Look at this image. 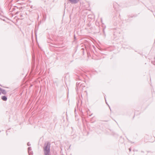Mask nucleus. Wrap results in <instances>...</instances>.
Instances as JSON below:
<instances>
[{
    "label": "nucleus",
    "mask_w": 155,
    "mask_h": 155,
    "mask_svg": "<svg viewBox=\"0 0 155 155\" xmlns=\"http://www.w3.org/2000/svg\"><path fill=\"white\" fill-rule=\"evenodd\" d=\"M1 94V92H0V94Z\"/></svg>",
    "instance_id": "nucleus-18"
},
{
    "label": "nucleus",
    "mask_w": 155,
    "mask_h": 155,
    "mask_svg": "<svg viewBox=\"0 0 155 155\" xmlns=\"http://www.w3.org/2000/svg\"><path fill=\"white\" fill-rule=\"evenodd\" d=\"M102 27L103 28V31L104 34H105L104 29L106 27L104 25H102Z\"/></svg>",
    "instance_id": "nucleus-9"
},
{
    "label": "nucleus",
    "mask_w": 155,
    "mask_h": 155,
    "mask_svg": "<svg viewBox=\"0 0 155 155\" xmlns=\"http://www.w3.org/2000/svg\"><path fill=\"white\" fill-rule=\"evenodd\" d=\"M3 89L1 88V87H0V92H1L2 90H3Z\"/></svg>",
    "instance_id": "nucleus-14"
},
{
    "label": "nucleus",
    "mask_w": 155,
    "mask_h": 155,
    "mask_svg": "<svg viewBox=\"0 0 155 155\" xmlns=\"http://www.w3.org/2000/svg\"><path fill=\"white\" fill-rule=\"evenodd\" d=\"M28 153L31 152V151H31V147H28Z\"/></svg>",
    "instance_id": "nucleus-8"
},
{
    "label": "nucleus",
    "mask_w": 155,
    "mask_h": 155,
    "mask_svg": "<svg viewBox=\"0 0 155 155\" xmlns=\"http://www.w3.org/2000/svg\"><path fill=\"white\" fill-rule=\"evenodd\" d=\"M6 20L7 21H5L6 22H7V23H10V24L11 23V22H12L14 23V21H12L11 20Z\"/></svg>",
    "instance_id": "nucleus-7"
},
{
    "label": "nucleus",
    "mask_w": 155,
    "mask_h": 155,
    "mask_svg": "<svg viewBox=\"0 0 155 155\" xmlns=\"http://www.w3.org/2000/svg\"><path fill=\"white\" fill-rule=\"evenodd\" d=\"M3 89L1 88V87H0V92H1L2 90H3Z\"/></svg>",
    "instance_id": "nucleus-12"
},
{
    "label": "nucleus",
    "mask_w": 155,
    "mask_h": 155,
    "mask_svg": "<svg viewBox=\"0 0 155 155\" xmlns=\"http://www.w3.org/2000/svg\"><path fill=\"white\" fill-rule=\"evenodd\" d=\"M1 99L4 101H6L7 100V97L5 96H3L1 97Z\"/></svg>",
    "instance_id": "nucleus-5"
},
{
    "label": "nucleus",
    "mask_w": 155,
    "mask_h": 155,
    "mask_svg": "<svg viewBox=\"0 0 155 155\" xmlns=\"http://www.w3.org/2000/svg\"><path fill=\"white\" fill-rule=\"evenodd\" d=\"M102 22V20H96L95 22L96 25L97 26H99L100 24Z\"/></svg>",
    "instance_id": "nucleus-3"
},
{
    "label": "nucleus",
    "mask_w": 155,
    "mask_h": 155,
    "mask_svg": "<svg viewBox=\"0 0 155 155\" xmlns=\"http://www.w3.org/2000/svg\"><path fill=\"white\" fill-rule=\"evenodd\" d=\"M1 93L5 95L6 94L7 92L4 89L3 90H2L1 92Z\"/></svg>",
    "instance_id": "nucleus-6"
},
{
    "label": "nucleus",
    "mask_w": 155,
    "mask_h": 155,
    "mask_svg": "<svg viewBox=\"0 0 155 155\" xmlns=\"http://www.w3.org/2000/svg\"><path fill=\"white\" fill-rule=\"evenodd\" d=\"M33 152L31 151V152H28L29 155H33Z\"/></svg>",
    "instance_id": "nucleus-10"
},
{
    "label": "nucleus",
    "mask_w": 155,
    "mask_h": 155,
    "mask_svg": "<svg viewBox=\"0 0 155 155\" xmlns=\"http://www.w3.org/2000/svg\"><path fill=\"white\" fill-rule=\"evenodd\" d=\"M3 89L1 88V87H0V92H1L2 90H3Z\"/></svg>",
    "instance_id": "nucleus-13"
},
{
    "label": "nucleus",
    "mask_w": 155,
    "mask_h": 155,
    "mask_svg": "<svg viewBox=\"0 0 155 155\" xmlns=\"http://www.w3.org/2000/svg\"><path fill=\"white\" fill-rule=\"evenodd\" d=\"M72 4H76L78 2L79 0H68Z\"/></svg>",
    "instance_id": "nucleus-4"
},
{
    "label": "nucleus",
    "mask_w": 155,
    "mask_h": 155,
    "mask_svg": "<svg viewBox=\"0 0 155 155\" xmlns=\"http://www.w3.org/2000/svg\"><path fill=\"white\" fill-rule=\"evenodd\" d=\"M80 83H81L80 82H79L78 83V82H77L76 83V89L77 90H82L83 87H84V86L83 85V84H80Z\"/></svg>",
    "instance_id": "nucleus-2"
},
{
    "label": "nucleus",
    "mask_w": 155,
    "mask_h": 155,
    "mask_svg": "<svg viewBox=\"0 0 155 155\" xmlns=\"http://www.w3.org/2000/svg\"><path fill=\"white\" fill-rule=\"evenodd\" d=\"M129 150L130 151H131V148H130L129 149Z\"/></svg>",
    "instance_id": "nucleus-16"
},
{
    "label": "nucleus",
    "mask_w": 155,
    "mask_h": 155,
    "mask_svg": "<svg viewBox=\"0 0 155 155\" xmlns=\"http://www.w3.org/2000/svg\"><path fill=\"white\" fill-rule=\"evenodd\" d=\"M0 19L2 20V18H0Z\"/></svg>",
    "instance_id": "nucleus-17"
},
{
    "label": "nucleus",
    "mask_w": 155,
    "mask_h": 155,
    "mask_svg": "<svg viewBox=\"0 0 155 155\" xmlns=\"http://www.w3.org/2000/svg\"><path fill=\"white\" fill-rule=\"evenodd\" d=\"M105 97V101H106V103L107 104V102H106V98H105V97Z\"/></svg>",
    "instance_id": "nucleus-15"
},
{
    "label": "nucleus",
    "mask_w": 155,
    "mask_h": 155,
    "mask_svg": "<svg viewBox=\"0 0 155 155\" xmlns=\"http://www.w3.org/2000/svg\"><path fill=\"white\" fill-rule=\"evenodd\" d=\"M27 145L28 146H30L31 145V144L29 143V142H28L27 143Z\"/></svg>",
    "instance_id": "nucleus-11"
},
{
    "label": "nucleus",
    "mask_w": 155,
    "mask_h": 155,
    "mask_svg": "<svg viewBox=\"0 0 155 155\" xmlns=\"http://www.w3.org/2000/svg\"><path fill=\"white\" fill-rule=\"evenodd\" d=\"M51 143L48 142L44 144L43 150L45 155H49L50 151Z\"/></svg>",
    "instance_id": "nucleus-1"
},
{
    "label": "nucleus",
    "mask_w": 155,
    "mask_h": 155,
    "mask_svg": "<svg viewBox=\"0 0 155 155\" xmlns=\"http://www.w3.org/2000/svg\"><path fill=\"white\" fill-rule=\"evenodd\" d=\"M8 132V130H7V131H6V133H7V132Z\"/></svg>",
    "instance_id": "nucleus-19"
},
{
    "label": "nucleus",
    "mask_w": 155,
    "mask_h": 155,
    "mask_svg": "<svg viewBox=\"0 0 155 155\" xmlns=\"http://www.w3.org/2000/svg\"><path fill=\"white\" fill-rule=\"evenodd\" d=\"M3 20V21H5V20Z\"/></svg>",
    "instance_id": "nucleus-20"
}]
</instances>
